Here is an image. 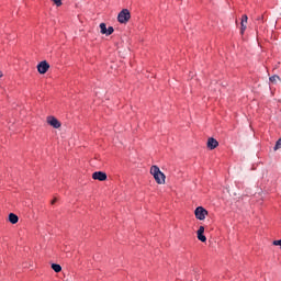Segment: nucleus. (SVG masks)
I'll list each match as a JSON object with an SVG mask.
<instances>
[{
    "mask_svg": "<svg viewBox=\"0 0 281 281\" xmlns=\"http://www.w3.org/2000/svg\"><path fill=\"white\" fill-rule=\"evenodd\" d=\"M37 71L38 74H47V71H49V64L47 60H43L37 65Z\"/></svg>",
    "mask_w": 281,
    "mask_h": 281,
    "instance_id": "20e7f679",
    "label": "nucleus"
},
{
    "mask_svg": "<svg viewBox=\"0 0 281 281\" xmlns=\"http://www.w3.org/2000/svg\"><path fill=\"white\" fill-rule=\"evenodd\" d=\"M119 23H128L131 21V11L123 9L117 15Z\"/></svg>",
    "mask_w": 281,
    "mask_h": 281,
    "instance_id": "f03ea898",
    "label": "nucleus"
},
{
    "mask_svg": "<svg viewBox=\"0 0 281 281\" xmlns=\"http://www.w3.org/2000/svg\"><path fill=\"white\" fill-rule=\"evenodd\" d=\"M55 5H57V8H60V5H63V0H52Z\"/></svg>",
    "mask_w": 281,
    "mask_h": 281,
    "instance_id": "dca6fc26",
    "label": "nucleus"
},
{
    "mask_svg": "<svg viewBox=\"0 0 281 281\" xmlns=\"http://www.w3.org/2000/svg\"><path fill=\"white\" fill-rule=\"evenodd\" d=\"M113 32H115V30L113 29V26H109L108 31L105 33V36H111V34H113Z\"/></svg>",
    "mask_w": 281,
    "mask_h": 281,
    "instance_id": "2eb2a0df",
    "label": "nucleus"
},
{
    "mask_svg": "<svg viewBox=\"0 0 281 281\" xmlns=\"http://www.w3.org/2000/svg\"><path fill=\"white\" fill-rule=\"evenodd\" d=\"M206 146L210 150H214V148H218V140H216L214 137H211L207 139Z\"/></svg>",
    "mask_w": 281,
    "mask_h": 281,
    "instance_id": "0eeeda50",
    "label": "nucleus"
},
{
    "mask_svg": "<svg viewBox=\"0 0 281 281\" xmlns=\"http://www.w3.org/2000/svg\"><path fill=\"white\" fill-rule=\"evenodd\" d=\"M0 78H3V72L2 71H0Z\"/></svg>",
    "mask_w": 281,
    "mask_h": 281,
    "instance_id": "412c9836",
    "label": "nucleus"
},
{
    "mask_svg": "<svg viewBox=\"0 0 281 281\" xmlns=\"http://www.w3.org/2000/svg\"><path fill=\"white\" fill-rule=\"evenodd\" d=\"M150 175H153L156 183H158L159 186H164V183H166V175H164V172H161V170L157 166H151Z\"/></svg>",
    "mask_w": 281,
    "mask_h": 281,
    "instance_id": "f257e3e1",
    "label": "nucleus"
},
{
    "mask_svg": "<svg viewBox=\"0 0 281 281\" xmlns=\"http://www.w3.org/2000/svg\"><path fill=\"white\" fill-rule=\"evenodd\" d=\"M248 19H249V18H247V14H244V15L241 16L243 23H247Z\"/></svg>",
    "mask_w": 281,
    "mask_h": 281,
    "instance_id": "6ab92c4d",
    "label": "nucleus"
},
{
    "mask_svg": "<svg viewBox=\"0 0 281 281\" xmlns=\"http://www.w3.org/2000/svg\"><path fill=\"white\" fill-rule=\"evenodd\" d=\"M273 245L277 246V247H280V249H281V239L274 240Z\"/></svg>",
    "mask_w": 281,
    "mask_h": 281,
    "instance_id": "a211bd4d",
    "label": "nucleus"
},
{
    "mask_svg": "<svg viewBox=\"0 0 281 281\" xmlns=\"http://www.w3.org/2000/svg\"><path fill=\"white\" fill-rule=\"evenodd\" d=\"M100 30H101V34H105L106 35L108 29H106V24L105 23H101L100 24Z\"/></svg>",
    "mask_w": 281,
    "mask_h": 281,
    "instance_id": "9b49d317",
    "label": "nucleus"
},
{
    "mask_svg": "<svg viewBox=\"0 0 281 281\" xmlns=\"http://www.w3.org/2000/svg\"><path fill=\"white\" fill-rule=\"evenodd\" d=\"M47 124H49V126H53V128H60L61 126L60 121H58V119L54 116L47 117Z\"/></svg>",
    "mask_w": 281,
    "mask_h": 281,
    "instance_id": "39448f33",
    "label": "nucleus"
},
{
    "mask_svg": "<svg viewBox=\"0 0 281 281\" xmlns=\"http://www.w3.org/2000/svg\"><path fill=\"white\" fill-rule=\"evenodd\" d=\"M92 179H94V181H106V173L102 171L93 172Z\"/></svg>",
    "mask_w": 281,
    "mask_h": 281,
    "instance_id": "423d86ee",
    "label": "nucleus"
},
{
    "mask_svg": "<svg viewBox=\"0 0 281 281\" xmlns=\"http://www.w3.org/2000/svg\"><path fill=\"white\" fill-rule=\"evenodd\" d=\"M269 80H270V82H272V85H277L278 81H280L281 79H280V76L273 75V76H271V77L269 78Z\"/></svg>",
    "mask_w": 281,
    "mask_h": 281,
    "instance_id": "9d476101",
    "label": "nucleus"
},
{
    "mask_svg": "<svg viewBox=\"0 0 281 281\" xmlns=\"http://www.w3.org/2000/svg\"><path fill=\"white\" fill-rule=\"evenodd\" d=\"M52 269L55 271V273H60L63 271V267H60L58 263H53Z\"/></svg>",
    "mask_w": 281,
    "mask_h": 281,
    "instance_id": "1a4fd4ad",
    "label": "nucleus"
},
{
    "mask_svg": "<svg viewBox=\"0 0 281 281\" xmlns=\"http://www.w3.org/2000/svg\"><path fill=\"white\" fill-rule=\"evenodd\" d=\"M9 221L12 223V225H16V223H19V216L14 213H10Z\"/></svg>",
    "mask_w": 281,
    "mask_h": 281,
    "instance_id": "6e6552de",
    "label": "nucleus"
},
{
    "mask_svg": "<svg viewBox=\"0 0 281 281\" xmlns=\"http://www.w3.org/2000/svg\"><path fill=\"white\" fill-rule=\"evenodd\" d=\"M241 29H240V34H245V30H247V22H240Z\"/></svg>",
    "mask_w": 281,
    "mask_h": 281,
    "instance_id": "ddd939ff",
    "label": "nucleus"
},
{
    "mask_svg": "<svg viewBox=\"0 0 281 281\" xmlns=\"http://www.w3.org/2000/svg\"><path fill=\"white\" fill-rule=\"evenodd\" d=\"M281 148V138H279L273 147V150H280Z\"/></svg>",
    "mask_w": 281,
    "mask_h": 281,
    "instance_id": "4468645a",
    "label": "nucleus"
},
{
    "mask_svg": "<svg viewBox=\"0 0 281 281\" xmlns=\"http://www.w3.org/2000/svg\"><path fill=\"white\" fill-rule=\"evenodd\" d=\"M58 200L55 198L50 203L52 205H54V203H56Z\"/></svg>",
    "mask_w": 281,
    "mask_h": 281,
    "instance_id": "aec40b11",
    "label": "nucleus"
},
{
    "mask_svg": "<svg viewBox=\"0 0 281 281\" xmlns=\"http://www.w3.org/2000/svg\"><path fill=\"white\" fill-rule=\"evenodd\" d=\"M198 239H200L201 243H205L207 240V237H205L203 233H198Z\"/></svg>",
    "mask_w": 281,
    "mask_h": 281,
    "instance_id": "f8f14e48",
    "label": "nucleus"
},
{
    "mask_svg": "<svg viewBox=\"0 0 281 281\" xmlns=\"http://www.w3.org/2000/svg\"><path fill=\"white\" fill-rule=\"evenodd\" d=\"M195 218L199 221H205V217L207 216V210H205L203 206H198L194 211Z\"/></svg>",
    "mask_w": 281,
    "mask_h": 281,
    "instance_id": "7ed1b4c3",
    "label": "nucleus"
},
{
    "mask_svg": "<svg viewBox=\"0 0 281 281\" xmlns=\"http://www.w3.org/2000/svg\"><path fill=\"white\" fill-rule=\"evenodd\" d=\"M205 233V227L200 226L198 229V234H204Z\"/></svg>",
    "mask_w": 281,
    "mask_h": 281,
    "instance_id": "f3484780",
    "label": "nucleus"
}]
</instances>
